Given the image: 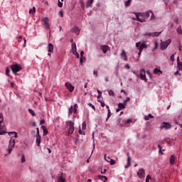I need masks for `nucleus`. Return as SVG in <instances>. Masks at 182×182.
<instances>
[{
  "instance_id": "2",
  "label": "nucleus",
  "mask_w": 182,
  "mask_h": 182,
  "mask_svg": "<svg viewBox=\"0 0 182 182\" xmlns=\"http://www.w3.org/2000/svg\"><path fill=\"white\" fill-rule=\"evenodd\" d=\"M147 41H142L141 42H138L136 43V47L138 50L143 52V49H147L148 46L146 44Z\"/></svg>"
},
{
  "instance_id": "38",
  "label": "nucleus",
  "mask_w": 182,
  "mask_h": 182,
  "mask_svg": "<svg viewBox=\"0 0 182 182\" xmlns=\"http://www.w3.org/2000/svg\"><path fill=\"white\" fill-rule=\"evenodd\" d=\"M108 93H109V96H114V92L112 90H109L108 91Z\"/></svg>"
},
{
  "instance_id": "17",
  "label": "nucleus",
  "mask_w": 182,
  "mask_h": 182,
  "mask_svg": "<svg viewBox=\"0 0 182 182\" xmlns=\"http://www.w3.org/2000/svg\"><path fill=\"white\" fill-rule=\"evenodd\" d=\"M105 159L106 160V161H107V163H109L111 166H114V164H116V161H114V159H109V160H107V158H106V156H105Z\"/></svg>"
},
{
  "instance_id": "39",
  "label": "nucleus",
  "mask_w": 182,
  "mask_h": 182,
  "mask_svg": "<svg viewBox=\"0 0 182 182\" xmlns=\"http://www.w3.org/2000/svg\"><path fill=\"white\" fill-rule=\"evenodd\" d=\"M127 102H130V97H127L125 100H124V104L127 105Z\"/></svg>"
},
{
  "instance_id": "36",
  "label": "nucleus",
  "mask_w": 182,
  "mask_h": 182,
  "mask_svg": "<svg viewBox=\"0 0 182 182\" xmlns=\"http://www.w3.org/2000/svg\"><path fill=\"white\" fill-rule=\"evenodd\" d=\"M63 0H58V6L59 8H62L63 6Z\"/></svg>"
},
{
  "instance_id": "3",
  "label": "nucleus",
  "mask_w": 182,
  "mask_h": 182,
  "mask_svg": "<svg viewBox=\"0 0 182 182\" xmlns=\"http://www.w3.org/2000/svg\"><path fill=\"white\" fill-rule=\"evenodd\" d=\"M4 134H6L5 126H4V115L0 114V136H4Z\"/></svg>"
},
{
  "instance_id": "16",
  "label": "nucleus",
  "mask_w": 182,
  "mask_h": 182,
  "mask_svg": "<svg viewBox=\"0 0 182 182\" xmlns=\"http://www.w3.org/2000/svg\"><path fill=\"white\" fill-rule=\"evenodd\" d=\"M121 58L123 59V60L127 62V55L126 54V51L124 50H122L121 53Z\"/></svg>"
},
{
  "instance_id": "21",
  "label": "nucleus",
  "mask_w": 182,
  "mask_h": 182,
  "mask_svg": "<svg viewBox=\"0 0 182 182\" xmlns=\"http://www.w3.org/2000/svg\"><path fill=\"white\" fill-rule=\"evenodd\" d=\"M101 49L103 53H107V50H109V46H101Z\"/></svg>"
},
{
  "instance_id": "18",
  "label": "nucleus",
  "mask_w": 182,
  "mask_h": 182,
  "mask_svg": "<svg viewBox=\"0 0 182 182\" xmlns=\"http://www.w3.org/2000/svg\"><path fill=\"white\" fill-rule=\"evenodd\" d=\"M128 158H127V164L124 166L125 168H129V167H130V166H132V162H131V158L129 156V154H127Z\"/></svg>"
},
{
  "instance_id": "9",
  "label": "nucleus",
  "mask_w": 182,
  "mask_h": 182,
  "mask_svg": "<svg viewBox=\"0 0 182 182\" xmlns=\"http://www.w3.org/2000/svg\"><path fill=\"white\" fill-rule=\"evenodd\" d=\"M130 123H134L133 121V119H124L123 124H120V127H127L128 124H130Z\"/></svg>"
},
{
  "instance_id": "13",
  "label": "nucleus",
  "mask_w": 182,
  "mask_h": 182,
  "mask_svg": "<svg viewBox=\"0 0 182 182\" xmlns=\"http://www.w3.org/2000/svg\"><path fill=\"white\" fill-rule=\"evenodd\" d=\"M139 77L141 80H147V78L146 77V70L144 69L140 70Z\"/></svg>"
},
{
  "instance_id": "48",
  "label": "nucleus",
  "mask_w": 182,
  "mask_h": 182,
  "mask_svg": "<svg viewBox=\"0 0 182 182\" xmlns=\"http://www.w3.org/2000/svg\"><path fill=\"white\" fill-rule=\"evenodd\" d=\"M151 19L153 20V19H154V18H156V16H154V13L151 11Z\"/></svg>"
},
{
  "instance_id": "51",
  "label": "nucleus",
  "mask_w": 182,
  "mask_h": 182,
  "mask_svg": "<svg viewBox=\"0 0 182 182\" xmlns=\"http://www.w3.org/2000/svg\"><path fill=\"white\" fill-rule=\"evenodd\" d=\"M36 136H41V134H39V128H36Z\"/></svg>"
},
{
  "instance_id": "14",
  "label": "nucleus",
  "mask_w": 182,
  "mask_h": 182,
  "mask_svg": "<svg viewBox=\"0 0 182 182\" xmlns=\"http://www.w3.org/2000/svg\"><path fill=\"white\" fill-rule=\"evenodd\" d=\"M65 87H67L68 90H69V92H70L75 90V87H73V85H72V84H70V82H65Z\"/></svg>"
},
{
  "instance_id": "52",
  "label": "nucleus",
  "mask_w": 182,
  "mask_h": 182,
  "mask_svg": "<svg viewBox=\"0 0 182 182\" xmlns=\"http://www.w3.org/2000/svg\"><path fill=\"white\" fill-rule=\"evenodd\" d=\"M171 61L174 62V54L171 56Z\"/></svg>"
},
{
  "instance_id": "63",
  "label": "nucleus",
  "mask_w": 182,
  "mask_h": 182,
  "mask_svg": "<svg viewBox=\"0 0 182 182\" xmlns=\"http://www.w3.org/2000/svg\"><path fill=\"white\" fill-rule=\"evenodd\" d=\"M109 118H110V114L109 115L108 114L106 120L107 121V119H109Z\"/></svg>"
},
{
  "instance_id": "60",
  "label": "nucleus",
  "mask_w": 182,
  "mask_h": 182,
  "mask_svg": "<svg viewBox=\"0 0 182 182\" xmlns=\"http://www.w3.org/2000/svg\"><path fill=\"white\" fill-rule=\"evenodd\" d=\"M14 86H15V83L11 82V87H14Z\"/></svg>"
},
{
  "instance_id": "34",
  "label": "nucleus",
  "mask_w": 182,
  "mask_h": 182,
  "mask_svg": "<svg viewBox=\"0 0 182 182\" xmlns=\"http://www.w3.org/2000/svg\"><path fill=\"white\" fill-rule=\"evenodd\" d=\"M58 182H66V180L63 178V176L62 175L58 178Z\"/></svg>"
},
{
  "instance_id": "56",
  "label": "nucleus",
  "mask_w": 182,
  "mask_h": 182,
  "mask_svg": "<svg viewBox=\"0 0 182 182\" xmlns=\"http://www.w3.org/2000/svg\"><path fill=\"white\" fill-rule=\"evenodd\" d=\"M100 103H101L102 107H105L106 106V104H105V102H101Z\"/></svg>"
},
{
  "instance_id": "49",
  "label": "nucleus",
  "mask_w": 182,
  "mask_h": 182,
  "mask_svg": "<svg viewBox=\"0 0 182 182\" xmlns=\"http://www.w3.org/2000/svg\"><path fill=\"white\" fill-rule=\"evenodd\" d=\"M28 112L31 114H35V112L31 109H28Z\"/></svg>"
},
{
  "instance_id": "35",
  "label": "nucleus",
  "mask_w": 182,
  "mask_h": 182,
  "mask_svg": "<svg viewBox=\"0 0 182 182\" xmlns=\"http://www.w3.org/2000/svg\"><path fill=\"white\" fill-rule=\"evenodd\" d=\"M176 31H177V32H178V33L179 35H182V28H181V26L178 27V28L176 29Z\"/></svg>"
},
{
  "instance_id": "54",
  "label": "nucleus",
  "mask_w": 182,
  "mask_h": 182,
  "mask_svg": "<svg viewBox=\"0 0 182 182\" xmlns=\"http://www.w3.org/2000/svg\"><path fill=\"white\" fill-rule=\"evenodd\" d=\"M40 124H45V121H44V119H41V120L40 121Z\"/></svg>"
},
{
  "instance_id": "32",
  "label": "nucleus",
  "mask_w": 182,
  "mask_h": 182,
  "mask_svg": "<svg viewBox=\"0 0 182 182\" xmlns=\"http://www.w3.org/2000/svg\"><path fill=\"white\" fill-rule=\"evenodd\" d=\"M153 117H154L153 115L148 114V115H145L144 119L145 120H150V119H153Z\"/></svg>"
},
{
  "instance_id": "26",
  "label": "nucleus",
  "mask_w": 182,
  "mask_h": 182,
  "mask_svg": "<svg viewBox=\"0 0 182 182\" xmlns=\"http://www.w3.org/2000/svg\"><path fill=\"white\" fill-rule=\"evenodd\" d=\"M73 32H74V33H76V35H79L80 30L79 29V27H74L73 28Z\"/></svg>"
},
{
  "instance_id": "31",
  "label": "nucleus",
  "mask_w": 182,
  "mask_h": 182,
  "mask_svg": "<svg viewBox=\"0 0 182 182\" xmlns=\"http://www.w3.org/2000/svg\"><path fill=\"white\" fill-rule=\"evenodd\" d=\"M125 106H126V104H124V102L119 103V105H118V107L119 109H124Z\"/></svg>"
},
{
  "instance_id": "44",
  "label": "nucleus",
  "mask_w": 182,
  "mask_h": 182,
  "mask_svg": "<svg viewBox=\"0 0 182 182\" xmlns=\"http://www.w3.org/2000/svg\"><path fill=\"white\" fill-rule=\"evenodd\" d=\"M9 72H11V70H9V68H7L6 70V75L7 76H9Z\"/></svg>"
},
{
  "instance_id": "15",
  "label": "nucleus",
  "mask_w": 182,
  "mask_h": 182,
  "mask_svg": "<svg viewBox=\"0 0 182 182\" xmlns=\"http://www.w3.org/2000/svg\"><path fill=\"white\" fill-rule=\"evenodd\" d=\"M144 169L141 168L137 172V176L140 178H143V177H144Z\"/></svg>"
},
{
  "instance_id": "24",
  "label": "nucleus",
  "mask_w": 182,
  "mask_h": 182,
  "mask_svg": "<svg viewBox=\"0 0 182 182\" xmlns=\"http://www.w3.org/2000/svg\"><path fill=\"white\" fill-rule=\"evenodd\" d=\"M71 48H72L73 53H74L75 52H77V48H76V43H72Z\"/></svg>"
},
{
  "instance_id": "20",
  "label": "nucleus",
  "mask_w": 182,
  "mask_h": 182,
  "mask_svg": "<svg viewBox=\"0 0 182 182\" xmlns=\"http://www.w3.org/2000/svg\"><path fill=\"white\" fill-rule=\"evenodd\" d=\"M134 15H136V17H133L132 19L133 21H139V22H141L143 20L140 18V16H139V14L137 13H134Z\"/></svg>"
},
{
  "instance_id": "4",
  "label": "nucleus",
  "mask_w": 182,
  "mask_h": 182,
  "mask_svg": "<svg viewBox=\"0 0 182 182\" xmlns=\"http://www.w3.org/2000/svg\"><path fill=\"white\" fill-rule=\"evenodd\" d=\"M12 136L9 140V146L7 149L8 154H11L12 153V151L14 150V147H15V139Z\"/></svg>"
},
{
  "instance_id": "8",
  "label": "nucleus",
  "mask_w": 182,
  "mask_h": 182,
  "mask_svg": "<svg viewBox=\"0 0 182 182\" xmlns=\"http://www.w3.org/2000/svg\"><path fill=\"white\" fill-rule=\"evenodd\" d=\"M159 129H161V130H163V129L165 130H170V129H171V124L168 122H162Z\"/></svg>"
},
{
  "instance_id": "43",
  "label": "nucleus",
  "mask_w": 182,
  "mask_h": 182,
  "mask_svg": "<svg viewBox=\"0 0 182 182\" xmlns=\"http://www.w3.org/2000/svg\"><path fill=\"white\" fill-rule=\"evenodd\" d=\"M131 2H132V0H128L127 1H126L125 6H129V5H130Z\"/></svg>"
},
{
  "instance_id": "42",
  "label": "nucleus",
  "mask_w": 182,
  "mask_h": 182,
  "mask_svg": "<svg viewBox=\"0 0 182 182\" xmlns=\"http://www.w3.org/2000/svg\"><path fill=\"white\" fill-rule=\"evenodd\" d=\"M150 180H151V176H150V175H148L146 178V182H149L150 181Z\"/></svg>"
},
{
  "instance_id": "55",
  "label": "nucleus",
  "mask_w": 182,
  "mask_h": 182,
  "mask_svg": "<svg viewBox=\"0 0 182 182\" xmlns=\"http://www.w3.org/2000/svg\"><path fill=\"white\" fill-rule=\"evenodd\" d=\"M158 148L159 149V153H161V146L158 144Z\"/></svg>"
},
{
  "instance_id": "7",
  "label": "nucleus",
  "mask_w": 182,
  "mask_h": 182,
  "mask_svg": "<svg viewBox=\"0 0 182 182\" xmlns=\"http://www.w3.org/2000/svg\"><path fill=\"white\" fill-rule=\"evenodd\" d=\"M170 43H171V40H170V39H168L166 41H161V50H164L167 49V48L168 47V45H170Z\"/></svg>"
},
{
  "instance_id": "46",
  "label": "nucleus",
  "mask_w": 182,
  "mask_h": 182,
  "mask_svg": "<svg viewBox=\"0 0 182 182\" xmlns=\"http://www.w3.org/2000/svg\"><path fill=\"white\" fill-rule=\"evenodd\" d=\"M73 53V55H75L76 56V58H79V53L77 51H75Z\"/></svg>"
},
{
  "instance_id": "47",
  "label": "nucleus",
  "mask_w": 182,
  "mask_h": 182,
  "mask_svg": "<svg viewBox=\"0 0 182 182\" xmlns=\"http://www.w3.org/2000/svg\"><path fill=\"white\" fill-rule=\"evenodd\" d=\"M79 133L80 134H83L85 136V134H86V133L85 132V131H82V129H79Z\"/></svg>"
},
{
  "instance_id": "29",
  "label": "nucleus",
  "mask_w": 182,
  "mask_h": 182,
  "mask_svg": "<svg viewBox=\"0 0 182 182\" xmlns=\"http://www.w3.org/2000/svg\"><path fill=\"white\" fill-rule=\"evenodd\" d=\"M41 129L43 132V136H46V134H48V130L46 129V127H45V125H43L41 127Z\"/></svg>"
},
{
  "instance_id": "12",
  "label": "nucleus",
  "mask_w": 182,
  "mask_h": 182,
  "mask_svg": "<svg viewBox=\"0 0 182 182\" xmlns=\"http://www.w3.org/2000/svg\"><path fill=\"white\" fill-rule=\"evenodd\" d=\"M140 16H144V18H141V22H146L150 18V11L146 13H140Z\"/></svg>"
},
{
  "instance_id": "64",
  "label": "nucleus",
  "mask_w": 182,
  "mask_h": 182,
  "mask_svg": "<svg viewBox=\"0 0 182 182\" xmlns=\"http://www.w3.org/2000/svg\"><path fill=\"white\" fill-rule=\"evenodd\" d=\"M86 87H87V82L85 84V89H86Z\"/></svg>"
},
{
  "instance_id": "57",
  "label": "nucleus",
  "mask_w": 182,
  "mask_h": 182,
  "mask_svg": "<svg viewBox=\"0 0 182 182\" xmlns=\"http://www.w3.org/2000/svg\"><path fill=\"white\" fill-rule=\"evenodd\" d=\"M107 170L106 169H103L101 171L102 174H105L106 173Z\"/></svg>"
},
{
  "instance_id": "37",
  "label": "nucleus",
  "mask_w": 182,
  "mask_h": 182,
  "mask_svg": "<svg viewBox=\"0 0 182 182\" xmlns=\"http://www.w3.org/2000/svg\"><path fill=\"white\" fill-rule=\"evenodd\" d=\"M21 161V163H25V161H26V159L25 158L24 154H22Z\"/></svg>"
},
{
  "instance_id": "53",
  "label": "nucleus",
  "mask_w": 182,
  "mask_h": 182,
  "mask_svg": "<svg viewBox=\"0 0 182 182\" xmlns=\"http://www.w3.org/2000/svg\"><path fill=\"white\" fill-rule=\"evenodd\" d=\"M59 14H60V16H61V18H63V11H60Z\"/></svg>"
},
{
  "instance_id": "30",
  "label": "nucleus",
  "mask_w": 182,
  "mask_h": 182,
  "mask_svg": "<svg viewBox=\"0 0 182 182\" xmlns=\"http://www.w3.org/2000/svg\"><path fill=\"white\" fill-rule=\"evenodd\" d=\"M36 12V8H35V7H33L32 9H31L29 10V14L31 15H33V14H35Z\"/></svg>"
},
{
  "instance_id": "11",
  "label": "nucleus",
  "mask_w": 182,
  "mask_h": 182,
  "mask_svg": "<svg viewBox=\"0 0 182 182\" xmlns=\"http://www.w3.org/2000/svg\"><path fill=\"white\" fill-rule=\"evenodd\" d=\"M41 22H43L46 29H50V25L49 24V18H43L41 20Z\"/></svg>"
},
{
  "instance_id": "58",
  "label": "nucleus",
  "mask_w": 182,
  "mask_h": 182,
  "mask_svg": "<svg viewBox=\"0 0 182 182\" xmlns=\"http://www.w3.org/2000/svg\"><path fill=\"white\" fill-rule=\"evenodd\" d=\"M83 55H85V52L81 51V52H80V56H81V58H83Z\"/></svg>"
},
{
  "instance_id": "59",
  "label": "nucleus",
  "mask_w": 182,
  "mask_h": 182,
  "mask_svg": "<svg viewBox=\"0 0 182 182\" xmlns=\"http://www.w3.org/2000/svg\"><path fill=\"white\" fill-rule=\"evenodd\" d=\"M125 68H126V69H130V65H129V64H127L125 65Z\"/></svg>"
},
{
  "instance_id": "27",
  "label": "nucleus",
  "mask_w": 182,
  "mask_h": 182,
  "mask_svg": "<svg viewBox=\"0 0 182 182\" xmlns=\"http://www.w3.org/2000/svg\"><path fill=\"white\" fill-rule=\"evenodd\" d=\"M154 75H161L163 73L162 71H161L159 68H155L154 70Z\"/></svg>"
},
{
  "instance_id": "22",
  "label": "nucleus",
  "mask_w": 182,
  "mask_h": 182,
  "mask_svg": "<svg viewBox=\"0 0 182 182\" xmlns=\"http://www.w3.org/2000/svg\"><path fill=\"white\" fill-rule=\"evenodd\" d=\"M49 53H53V43H49L48 44V50Z\"/></svg>"
},
{
  "instance_id": "6",
  "label": "nucleus",
  "mask_w": 182,
  "mask_h": 182,
  "mask_svg": "<svg viewBox=\"0 0 182 182\" xmlns=\"http://www.w3.org/2000/svg\"><path fill=\"white\" fill-rule=\"evenodd\" d=\"M161 32H154V33H144L142 34L144 38H155V36H159Z\"/></svg>"
},
{
  "instance_id": "62",
  "label": "nucleus",
  "mask_w": 182,
  "mask_h": 182,
  "mask_svg": "<svg viewBox=\"0 0 182 182\" xmlns=\"http://www.w3.org/2000/svg\"><path fill=\"white\" fill-rule=\"evenodd\" d=\"M121 92H122V93H124V95H127L126 91H124V90H122Z\"/></svg>"
},
{
  "instance_id": "19",
  "label": "nucleus",
  "mask_w": 182,
  "mask_h": 182,
  "mask_svg": "<svg viewBox=\"0 0 182 182\" xmlns=\"http://www.w3.org/2000/svg\"><path fill=\"white\" fill-rule=\"evenodd\" d=\"M95 1V0H87V8H92V6H93V2Z\"/></svg>"
},
{
  "instance_id": "1",
  "label": "nucleus",
  "mask_w": 182,
  "mask_h": 182,
  "mask_svg": "<svg viewBox=\"0 0 182 182\" xmlns=\"http://www.w3.org/2000/svg\"><path fill=\"white\" fill-rule=\"evenodd\" d=\"M65 124V130L68 132V134H73V132H75V123L72 121H67Z\"/></svg>"
},
{
  "instance_id": "45",
  "label": "nucleus",
  "mask_w": 182,
  "mask_h": 182,
  "mask_svg": "<svg viewBox=\"0 0 182 182\" xmlns=\"http://www.w3.org/2000/svg\"><path fill=\"white\" fill-rule=\"evenodd\" d=\"M93 75L97 77V76H99L97 70H94Z\"/></svg>"
},
{
  "instance_id": "40",
  "label": "nucleus",
  "mask_w": 182,
  "mask_h": 182,
  "mask_svg": "<svg viewBox=\"0 0 182 182\" xmlns=\"http://www.w3.org/2000/svg\"><path fill=\"white\" fill-rule=\"evenodd\" d=\"M97 93H98L97 99H99L100 97H102V91L97 90Z\"/></svg>"
},
{
  "instance_id": "10",
  "label": "nucleus",
  "mask_w": 182,
  "mask_h": 182,
  "mask_svg": "<svg viewBox=\"0 0 182 182\" xmlns=\"http://www.w3.org/2000/svg\"><path fill=\"white\" fill-rule=\"evenodd\" d=\"M79 107L77 106V104H75L74 107L71 106L69 109V113L70 114H72L73 113H74V114H76V113H77V108Z\"/></svg>"
},
{
  "instance_id": "5",
  "label": "nucleus",
  "mask_w": 182,
  "mask_h": 182,
  "mask_svg": "<svg viewBox=\"0 0 182 182\" xmlns=\"http://www.w3.org/2000/svg\"><path fill=\"white\" fill-rule=\"evenodd\" d=\"M11 68L14 75H18V72H20V70H22V67L19 64L11 65Z\"/></svg>"
},
{
  "instance_id": "41",
  "label": "nucleus",
  "mask_w": 182,
  "mask_h": 182,
  "mask_svg": "<svg viewBox=\"0 0 182 182\" xmlns=\"http://www.w3.org/2000/svg\"><path fill=\"white\" fill-rule=\"evenodd\" d=\"M82 130H86V122H82Z\"/></svg>"
},
{
  "instance_id": "28",
  "label": "nucleus",
  "mask_w": 182,
  "mask_h": 182,
  "mask_svg": "<svg viewBox=\"0 0 182 182\" xmlns=\"http://www.w3.org/2000/svg\"><path fill=\"white\" fill-rule=\"evenodd\" d=\"M9 136H11V134H14L13 137H14L15 139H18V133H16V132H8Z\"/></svg>"
},
{
  "instance_id": "61",
  "label": "nucleus",
  "mask_w": 182,
  "mask_h": 182,
  "mask_svg": "<svg viewBox=\"0 0 182 182\" xmlns=\"http://www.w3.org/2000/svg\"><path fill=\"white\" fill-rule=\"evenodd\" d=\"M47 150H48V153H52V151H50V149L47 148Z\"/></svg>"
},
{
  "instance_id": "25",
  "label": "nucleus",
  "mask_w": 182,
  "mask_h": 182,
  "mask_svg": "<svg viewBox=\"0 0 182 182\" xmlns=\"http://www.w3.org/2000/svg\"><path fill=\"white\" fill-rule=\"evenodd\" d=\"M98 178L100 180H101L102 181L105 182V181H107V177L105 176H102V175H99L98 176Z\"/></svg>"
},
{
  "instance_id": "50",
  "label": "nucleus",
  "mask_w": 182,
  "mask_h": 182,
  "mask_svg": "<svg viewBox=\"0 0 182 182\" xmlns=\"http://www.w3.org/2000/svg\"><path fill=\"white\" fill-rule=\"evenodd\" d=\"M180 70H178V68L177 69V71L175 72V75L177 76V75H180V76H181V74L179 73Z\"/></svg>"
},
{
  "instance_id": "33",
  "label": "nucleus",
  "mask_w": 182,
  "mask_h": 182,
  "mask_svg": "<svg viewBox=\"0 0 182 182\" xmlns=\"http://www.w3.org/2000/svg\"><path fill=\"white\" fill-rule=\"evenodd\" d=\"M175 161H176V158L174 157V156L171 155V159H170L171 164H174Z\"/></svg>"
},
{
  "instance_id": "23",
  "label": "nucleus",
  "mask_w": 182,
  "mask_h": 182,
  "mask_svg": "<svg viewBox=\"0 0 182 182\" xmlns=\"http://www.w3.org/2000/svg\"><path fill=\"white\" fill-rule=\"evenodd\" d=\"M36 146H38V147H39V146H41V136H36Z\"/></svg>"
}]
</instances>
